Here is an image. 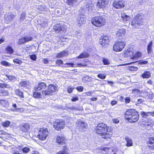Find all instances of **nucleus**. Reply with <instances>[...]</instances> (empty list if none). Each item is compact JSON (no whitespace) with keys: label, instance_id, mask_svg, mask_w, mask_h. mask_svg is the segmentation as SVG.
Returning <instances> with one entry per match:
<instances>
[{"label":"nucleus","instance_id":"e433bc0d","mask_svg":"<svg viewBox=\"0 0 154 154\" xmlns=\"http://www.w3.org/2000/svg\"><path fill=\"white\" fill-rule=\"evenodd\" d=\"M65 67H75V64L74 63H66L65 64Z\"/></svg>","mask_w":154,"mask_h":154},{"label":"nucleus","instance_id":"37998d69","mask_svg":"<svg viewBox=\"0 0 154 154\" xmlns=\"http://www.w3.org/2000/svg\"><path fill=\"white\" fill-rule=\"evenodd\" d=\"M23 152L25 153H27L30 151V149L28 147H25L22 149Z\"/></svg>","mask_w":154,"mask_h":154},{"label":"nucleus","instance_id":"4c0bfd02","mask_svg":"<svg viewBox=\"0 0 154 154\" xmlns=\"http://www.w3.org/2000/svg\"><path fill=\"white\" fill-rule=\"evenodd\" d=\"M41 93H38L36 92H33V97L35 98H39L40 97Z\"/></svg>","mask_w":154,"mask_h":154},{"label":"nucleus","instance_id":"4be33fe9","mask_svg":"<svg viewBox=\"0 0 154 154\" xmlns=\"http://www.w3.org/2000/svg\"><path fill=\"white\" fill-rule=\"evenodd\" d=\"M67 52L65 51L58 53L56 55V57L58 58H61L66 56L67 54Z\"/></svg>","mask_w":154,"mask_h":154},{"label":"nucleus","instance_id":"69168bd1","mask_svg":"<svg viewBox=\"0 0 154 154\" xmlns=\"http://www.w3.org/2000/svg\"><path fill=\"white\" fill-rule=\"evenodd\" d=\"M117 101L116 100H112L111 102V104L112 105H114L116 104Z\"/></svg>","mask_w":154,"mask_h":154},{"label":"nucleus","instance_id":"bb28decb","mask_svg":"<svg viewBox=\"0 0 154 154\" xmlns=\"http://www.w3.org/2000/svg\"><path fill=\"white\" fill-rule=\"evenodd\" d=\"M54 29L55 30L60 31L62 30V27H61L60 25L58 24H57L55 25L54 26Z\"/></svg>","mask_w":154,"mask_h":154},{"label":"nucleus","instance_id":"0e129e2a","mask_svg":"<svg viewBox=\"0 0 154 154\" xmlns=\"http://www.w3.org/2000/svg\"><path fill=\"white\" fill-rule=\"evenodd\" d=\"M43 62L45 64H47L48 63L49 61L47 59H45L43 60Z\"/></svg>","mask_w":154,"mask_h":154},{"label":"nucleus","instance_id":"f8f14e48","mask_svg":"<svg viewBox=\"0 0 154 154\" xmlns=\"http://www.w3.org/2000/svg\"><path fill=\"white\" fill-rule=\"evenodd\" d=\"M109 0H98L97 6L100 8L105 7L108 4Z\"/></svg>","mask_w":154,"mask_h":154},{"label":"nucleus","instance_id":"79ce46f5","mask_svg":"<svg viewBox=\"0 0 154 154\" xmlns=\"http://www.w3.org/2000/svg\"><path fill=\"white\" fill-rule=\"evenodd\" d=\"M103 62L105 65H107L109 64L110 63L109 60L106 58H104L103 59Z\"/></svg>","mask_w":154,"mask_h":154},{"label":"nucleus","instance_id":"f03ea898","mask_svg":"<svg viewBox=\"0 0 154 154\" xmlns=\"http://www.w3.org/2000/svg\"><path fill=\"white\" fill-rule=\"evenodd\" d=\"M105 19L101 16H97L93 18L91 20L92 24L94 26L99 27L105 24Z\"/></svg>","mask_w":154,"mask_h":154},{"label":"nucleus","instance_id":"c9c22d12","mask_svg":"<svg viewBox=\"0 0 154 154\" xmlns=\"http://www.w3.org/2000/svg\"><path fill=\"white\" fill-rule=\"evenodd\" d=\"M8 92L7 91L2 89L0 91V95H1L6 96L8 94Z\"/></svg>","mask_w":154,"mask_h":154},{"label":"nucleus","instance_id":"7c9ffc66","mask_svg":"<svg viewBox=\"0 0 154 154\" xmlns=\"http://www.w3.org/2000/svg\"><path fill=\"white\" fill-rule=\"evenodd\" d=\"M28 86V83L26 81H23L20 82L19 84V87H27Z\"/></svg>","mask_w":154,"mask_h":154},{"label":"nucleus","instance_id":"8fccbe9b","mask_svg":"<svg viewBox=\"0 0 154 154\" xmlns=\"http://www.w3.org/2000/svg\"><path fill=\"white\" fill-rule=\"evenodd\" d=\"M7 76L8 77V78L9 80H14L15 79V77L13 76H10L8 75H7Z\"/></svg>","mask_w":154,"mask_h":154},{"label":"nucleus","instance_id":"6ab92c4d","mask_svg":"<svg viewBox=\"0 0 154 154\" xmlns=\"http://www.w3.org/2000/svg\"><path fill=\"white\" fill-rule=\"evenodd\" d=\"M132 117L131 116L130 119L128 121L131 122H137L139 118V114L138 112L135 113Z\"/></svg>","mask_w":154,"mask_h":154},{"label":"nucleus","instance_id":"09e8293b","mask_svg":"<svg viewBox=\"0 0 154 154\" xmlns=\"http://www.w3.org/2000/svg\"><path fill=\"white\" fill-rule=\"evenodd\" d=\"M30 58L33 60H35L36 58V56L35 55H32L30 56Z\"/></svg>","mask_w":154,"mask_h":154},{"label":"nucleus","instance_id":"4d7b16f0","mask_svg":"<svg viewBox=\"0 0 154 154\" xmlns=\"http://www.w3.org/2000/svg\"><path fill=\"white\" fill-rule=\"evenodd\" d=\"M78 100L79 98L78 97H75L72 98L71 99V100L73 102H75L76 101Z\"/></svg>","mask_w":154,"mask_h":154},{"label":"nucleus","instance_id":"a18cd8bd","mask_svg":"<svg viewBox=\"0 0 154 154\" xmlns=\"http://www.w3.org/2000/svg\"><path fill=\"white\" fill-rule=\"evenodd\" d=\"M1 63L2 65L5 66H9L11 65L10 63H8V62L5 61L1 62Z\"/></svg>","mask_w":154,"mask_h":154},{"label":"nucleus","instance_id":"052dcab7","mask_svg":"<svg viewBox=\"0 0 154 154\" xmlns=\"http://www.w3.org/2000/svg\"><path fill=\"white\" fill-rule=\"evenodd\" d=\"M73 88H67V91L68 93H71L73 90Z\"/></svg>","mask_w":154,"mask_h":154},{"label":"nucleus","instance_id":"680f3d73","mask_svg":"<svg viewBox=\"0 0 154 154\" xmlns=\"http://www.w3.org/2000/svg\"><path fill=\"white\" fill-rule=\"evenodd\" d=\"M139 63L141 64H146L148 63V62L146 61H140Z\"/></svg>","mask_w":154,"mask_h":154},{"label":"nucleus","instance_id":"a878e982","mask_svg":"<svg viewBox=\"0 0 154 154\" xmlns=\"http://www.w3.org/2000/svg\"><path fill=\"white\" fill-rule=\"evenodd\" d=\"M57 154H69L67 151V149L66 146L63 147V150L59 151L57 152Z\"/></svg>","mask_w":154,"mask_h":154},{"label":"nucleus","instance_id":"49530a36","mask_svg":"<svg viewBox=\"0 0 154 154\" xmlns=\"http://www.w3.org/2000/svg\"><path fill=\"white\" fill-rule=\"evenodd\" d=\"M129 69L131 71H136L137 69V68L134 66H131L129 67Z\"/></svg>","mask_w":154,"mask_h":154},{"label":"nucleus","instance_id":"0eeeda50","mask_svg":"<svg viewBox=\"0 0 154 154\" xmlns=\"http://www.w3.org/2000/svg\"><path fill=\"white\" fill-rule=\"evenodd\" d=\"M143 17L139 14H137L136 16L133 18L131 22V25L137 27V26H140L143 24Z\"/></svg>","mask_w":154,"mask_h":154},{"label":"nucleus","instance_id":"2f4dec72","mask_svg":"<svg viewBox=\"0 0 154 154\" xmlns=\"http://www.w3.org/2000/svg\"><path fill=\"white\" fill-rule=\"evenodd\" d=\"M77 1V0H67V2L69 5H74Z\"/></svg>","mask_w":154,"mask_h":154},{"label":"nucleus","instance_id":"412c9836","mask_svg":"<svg viewBox=\"0 0 154 154\" xmlns=\"http://www.w3.org/2000/svg\"><path fill=\"white\" fill-rule=\"evenodd\" d=\"M150 76V73L148 71L144 72L141 75V77L143 78H149Z\"/></svg>","mask_w":154,"mask_h":154},{"label":"nucleus","instance_id":"6e6552de","mask_svg":"<svg viewBox=\"0 0 154 154\" xmlns=\"http://www.w3.org/2000/svg\"><path fill=\"white\" fill-rule=\"evenodd\" d=\"M46 87L47 85L45 83L41 82L35 85L34 88V90L35 91H42L44 89H45L46 88Z\"/></svg>","mask_w":154,"mask_h":154},{"label":"nucleus","instance_id":"603ef678","mask_svg":"<svg viewBox=\"0 0 154 154\" xmlns=\"http://www.w3.org/2000/svg\"><path fill=\"white\" fill-rule=\"evenodd\" d=\"M77 90L78 91H79L82 92L83 91V87L81 86H80L77 87L76 88Z\"/></svg>","mask_w":154,"mask_h":154},{"label":"nucleus","instance_id":"9d476101","mask_svg":"<svg viewBox=\"0 0 154 154\" xmlns=\"http://www.w3.org/2000/svg\"><path fill=\"white\" fill-rule=\"evenodd\" d=\"M15 16L11 12L6 13L4 17V19L5 20V22L8 23L9 22H11V20H13L14 19Z\"/></svg>","mask_w":154,"mask_h":154},{"label":"nucleus","instance_id":"9b49d317","mask_svg":"<svg viewBox=\"0 0 154 154\" xmlns=\"http://www.w3.org/2000/svg\"><path fill=\"white\" fill-rule=\"evenodd\" d=\"M113 6L117 9H119L124 6L121 0H114L113 3Z\"/></svg>","mask_w":154,"mask_h":154},{"label":"nucleus","instance_id":"774afa93","mask_svg":"<svg viewBox=\"0 0 154 154\" xmlns=\"http://www.w3.org/2000/svg\"><path fill=\"white\" fill-rule=\"evenodd\" d=\"M13 61L14 63H17L18 64L20 63V61L18 59H15Z\"/></svg>","mask_w":154,"mask_h":154},{"label":"nucleus","instance_id":"4468645a","mask_svg":"<svg viewBox=\"0 0 154 154\" xmlns=\"http://www.w3.org/2000/svg\"><path fill=\"white\" fill-rule=\"evenodd\" d=\"M77 126L80 131H82V130L86 128L87 126V124L84 122L78 121L76 123Z\"/></svg>","mask_w":154,"mask_h":154},{"label":"nucleus","instance_id":"c756f323","mask_svg":"<svg viewBox=\"0 0 154 154\" xmlns=\"http://www.w3.org/2000/svg\"><path fill=\"white\" fill-rule=\"evenodd\" d=\"M152 42L151 41L147 46V51L148 54H149L151 53L152 51Z\"/></svg>","mask_w":154,"mask_h":154},{"label":"nucleus","instance_id":"864d4df0","mask_svg":"<svg viewBox=\"0 0 154 154\" xmlns=\"http://www.w3.org/2000/svg\"><path fill=\"white\" fill-rule=\"evenodd\" d=\"M127 51H126V52L125 53H126L127 54H128V55H131V54H133V53L132 51H130V49H128Z\"/></svg>","mask_w":154,"mask_h":154},{"label":"nucleus","instance_id":"cd10ccee","mask_svg":"<svg viewBox=\"0 0 154 154\" xmlns=\"http://www.w3.org/2000/svg\"><path fill=\"white\" fill-rule=\"evenodd\" d=\"M140 115L143 117L146 118L149 115H150V112H145L143 111L141 112Z\"/></svg>","mask_w":154,"mask_h":154},{"label":"nucleus","instance_id":"6e6d98bb","mask_svg":"<svg viewBox=\"0 0 154 154\" xmlns=\"http://www.w3.org/2000/svg\"><path fill=\"white\" fill-rule=\"evenodd\" d=\"M77 66L79 67H82L83 66L85 67V66H87V65L86 64H83L80 63L78 64Z\"/></svg>","mask_w":154,"mask_h":154},{"label":"nucleus","instance_id":"f704fd0d","mask_svg":"<svg viewBox=\"0 0 154 154\" xmlns=\"http://www.w3.org/2000/svg\"><path fill=\"white\" fill-rule=\"evenodd\" d=\"M6 50L7 52L10 54H11L13 53V48L10 46H8L7 47Z\"/></svg>","mask_w":154,"mask_h":154},{"label":"nucleus","instance_id":"58836bf2","mask_svg":"<svg viewBox=\"0 0 154 154\" xmlns=\"http://www.w3.org/2000/svg\"><path fill=\"white\" fill-rule=\"evenodd\" d=\"M25 41L24 37L23 38H19L18 40V43L19 45L23 44L26 42Z\"/></svg>","mask_w":154,"mask_h":154},{"label":"nucleus","instance_id":"a19ab883","mask_svg":"<svg viewBox=\"0 0 154 154\" xmlns=\"http://www.w3.org/2000/svg\"><path fill=\"white\" fill-rule=\"evenodd\" d=\"M10 123V122L8 121H6L2 123V126L4 127H8L9 126Z\"/></svg>","mask_w":154,"mask_h":154},{"label":"nucleus","instance_id":"13d9d810","mask_svg":"<svg viewBox=\"0 0 154 154\" xmlns=\"http://www.w3.org/2000/svg\"><path fill=\"white\" fill-rule=\"evenodd\" d=\"M144 100L142 99H139L137 100V103L141 104L144 102Z\"/></svg>","mask_w":154,"mask_h":154},{"label":"nucleus","instance_id":"ddd939ff","mask_svg":"<svg viewBox=\"0 0 154 154\" xmlns=\"http://www.w3.org/2000/svg\"><path fill=\"white\" fill-rule=\"evenodd\" d=\"M126 32L125 29L122 28L118 30L116 32V34L118 38L119 39H122L124 36Z\"/></svg>","mask_w":154,"mask_h":154},{"label":"nucleus","instance_id":"3c124183","mask_svg":"<svg viewBox=\"0 0 154 154\" xmlns=\"http://www.w3.org/2000/svg\"><path fill=\"white\" fill-rule=\"evenodd\" d=\"M97 76L101 79H104L106 78V76L102 74H99L97 75Z\"/></svg>","mask_w":154,"mask_h":154},{"label":"nucleus","instance_id":"5fc2aeb1","mask_svg":"<svg viewBox=\"0 0 154 154\" xmlns=\"http://www.w3.org/2000/svg\"><path fill=\"white\" fill-rule=\"evenodd\" d=\"M130 101V98L129 97H127L125 98V102L126 103H129Z\"/></svg>","mask_w":154,"mask_h":154},{"label":"nucleus","instance_id":"20e7f679","mask_svg":"<svg viewBox=\"0 0 154 154\" xmlns=\"http://www.w3.org/2000/svg\"><path fill=\"white\" fill-rule=\"evenodd\" d=\"M125 45V42L123 41H118L116 42L113 46V50L116 52L122 51L124 48Z\"/></svg>","mask_w":154,"mask_h":154},{"label":"nucleus","instance_id":"aec40b11","mask_svg":"<svg viewBox=\"0 0 154 154\" xmlns=\"http://www.w3.org/2000/svg\"><path fill=\"white\" fill-rule=\"evenodd\" d=\"M126 141L127 142L126 146L128 147L131 146L133 145V143L132 140L129 138L125 137Z\"/></svg>","mask_w":154,"mask_h":154},{"label":"nucleus","instance_id":"2eb2a0df","mask_svg":"<svg viewBox=\"0 0 154 154\" xmlns=\"http://www.w3.org/2000/svg\"><path fill=\"white\" fill-rule=\"evenodd\" d=\"M66 141V139L63 136H58L56 139L57 143L59 145H62L64 144Z\"/></svg>","mask_w":154,"mask_h":154},{"label":"nucleus","instance_id":"de8ad7c7","mask_svg":"<svg viewBox=\"0 0 154 154\" xmlns=\"http://www.w3.org/2000/svg\"><path fill=\"white\" fill-rule=\"evenodd\" d=\"M140 92L139 90L137 89H135L132 90V93L133 94H135L136 95L137 94Z\"/></svg>","mask_w":154,"mask_h":154},{"label":"nucleus","instance_id":"c03bdc74","mask_svg":"<svg viewBox=\"0 0 154 154\" xmlns=\"http://www.w3.org/2000/svg\"><path fill=\"white\" fill-rule=\"evenodd\" d=\"M25 13L24 12H23V13L21 14L20 18V20L21 21H23L25 18Z\"/></svg>","mask_w":154,"mask_h":154},{"label":"nucleus","instance_id":"dca6fc26","mask_svg":"<svg viewBox=\"0 0 154 154\" xmlns=\"http://www.w3.org/2000/svg\"><path fill=\"white\" fill-rule=\"evenodd\" d=\"M109 41L108 37L105 36L100 39V43L102 46H104L105 45L109 43Z\"/></svg>","mask_w":154,"mask_h":154},{"label":"nucleus","instance_id":"473e14b6","mask_svg":"<svg viewBox=\"0 0 154 154\" xmlns=\"http://www.w3.org/2000/svg\"><path fill=\"white\" fill-rule=\"evenodd\" d=\"M15 93L16 94L20 96L21 97H23L24 95L22 92L21 91L19 90H17L15 91Z\"/></svg>","mask_w":154,"mask_h":154},{"label":"nucleus","instance_id":"ea45409f","mask_svg":"<svg viewBox=\"0 0 154 154\" xmlns=\"http://www.w3.org/2000/svg\"><path fill=\"white\" fill-rule=\"evenodd\" d=\"M25 42H27L32 40V38L31 36H28L24 37Z\"/></svg>","mask_w":154,"mask_h":154},{"label":"nucleus","instance_id":"c85d7f7f","mask_svg":"<svg viewBox=\"0 0 154 154\" xmlns=\"http://www.w3.org/2000/svg\"><path fill=\"white\" fill-rule=\"evenodd\" d=\"M0 103L4 107H7L8 105V102L6 100H2L0 101Z\"/></svg>","mask_w":154,"mask_h":154},{"label":"nucleus","instance_id":"5701e85b","mask_svg":"<svg viewBox=\"0 0 154 154\" xmlns=\"http://www.w3.org/2000/svg\"><path fill=\"white\" fill-rule=\"evenodd\" d=\"M88 54L85 52L82 53L79 55L77 57L78 58H83L88 57L89 56Z\"/></svg>","mask_w":154,"mask_h":154},{"label":"nucleus","instance_id":"423d86ee","mask_svg":"<svg viewBox=\"0 0 154 154\" xmlns=\"http://www.w3.org/2000/svg\"><path fill=\"white\" fill-rule=\"evenodd\" d=\"M57 90V88L55 86L53 85H50L48 87L47 91H43L42 92V95L43 96L51 94L52 93H54Z\"/></svg>","mask_w":154,"mask_h":154},{"label":"nucleus","instance_id":"338daca9","mask_svg":"<svg viewBox=\"0 0 154 154\" xmlns=\"http://www.w3.org/2000/svg\"><path fill=\"white\" fill-rule=\"evenodd\" d=\"M113 122L116 124H117L119 122V120L118 119H114L113 120Z\"/></svg>","mask_w":154,"mask_h":154},{"label":"nucleus","instance_id":"1a4fd4ad","mask_svg":"<svg viewBox=\"0 0 154 154\" xmlns=\"http://www.w3.org/2000/svg\"><path fill=\"white\" fill-rule=\"evenodd\" d=\"M137 112L135 109H130L127 110L125 112V118L126 119L128 120L130 119L131 116H133L135 113Z\"/></svg>","mask_w":154,"mask_h":154},{"label":"nucleus","instance_id":"bf43d9fd","mask_svg":"<svg viewBox=\"0 0 154 154\" xmlns=\"http://www.w3.org/2000/svg\"><path fill=\"white\" fill-rule=\"evenodd\" d=\"M69 109L74 110H76L78 109L77 108H76L75 107L73 106L69 107Z\"/></svg>","mask_w":154,"mask_h":154},{"label":"nucleus","instance_id":"f3484780","mask_svg":"<svg viewBox=\"0 0 154 154\" xmlns=\"http://www.w3.org/2000/svg\"><path fill=\"white\" fill-rule=\"evenodd\" d=\"M20 127L22 131L23 132H26L29 129V125L27 123H24L20 125Z\"/></svg>","mask_w":154,"mask_h":154},{"label":"nucleus","instance_id":"e2e57ef3","mask_svg":"<svg viewBox=\"0 0 154 154\" xmlns=\"http://www.w3.org/2000/svg\"><path fill=\"white\" fill-rule=\"evenodd\" d=\"M56 63L57 64H63V62L61 60H59L56 61Z\"/></svg>","mask_w":154,"mask_h":154},{"label":"nucleus","instance_id":"39448f33","mask_svg":"<svg viewBox=\"0 0 154 154\" xmlns=\"http://www.w3.org/2000/svg\"><path fill=\"white\" fill-rule=\"evenodd\" d=\"M65 125V121L62 119H57L54 123L53 127L55 129L59 130L63 128Z\"/></svg>","mask_w":154,"mask_h":154},{"label":"nucleus","instance_id":"a211bd4d","mask_svg":"<svg viewBox=\"0 0 154 154\" xmlns=\"http://www.w3.org/2000/svg\"><path fill=\"white\" fill-rule=\"evenodd\" d=\"M148 146L151 149H154V137H150L147 141Z\"/></svg>","mask_w":154,"mask_h":154},{"label":"nucleus","instance_id":"b1692460","mask_svg":"<svg viewBox=\"0 0 154 154\" xmlns=\"http://www.w3.org/2000/svg\"><path fill=\"white\" fill-rule=\"evenodd\" d=\"M121 16L123 20L125 21H127L129 19V17L125 13H122Z\"/></svg>","mask_w":154,"mask_h":154},{"label":"nucleus","instance_id":"393cba45","mask_svg":"<svg viewBox=\"0 0 154 154\" xmlns=\"http://www.w3.org/2000/svg\"><path fill=\"white\" fill-rule=\"evenodd\" d=\"M141 56V54L140 52H136V54H134V55H133V56L131 57V59H137V58L140 57Z\"/></svg>","mask_w":154,"mask_h":154},{"label":"nucleus","instance_id":"72a5a7b5","mask_svg":"<svg viewBox=\"0 0 154 154\" xmlns=\"http://www.w3.org/2000/svg\"><path fill=\"white\" fill-rule=\"evenodd\" d=\"M99 149L101 150H103L106 153H108L110 148L108 147L101 146L100 148Z\"/></svg>","mask_w":154,"mask_h":154},{"label":"nucleus","instance_id":"7ed1b4c3","mask_svg":"<svg viewBox=\"0 0 154 154\" xmlns=\"http://www.w3.org/2000/svg\"><path fill=\"white\" fill-rule=\"evenodd\" d=\"M48 134L49 132L47 128H41L39 131L38 137L40 140H44L46 139Z\"/></svg>","mask_w":154,"mask_h":154},{"label":"nucleus","instance_id":"f257e3e1","mask_svg":"<svg viewBox=\"0 0 154 154\" xmlns=\"http://www.w3.org/2000/svg\"><path fill=\"white\" fill-rule=\"evenodd\" d=\"M96 133L100 134L102 138L105 139H108L110 141V138L112 137V132L111 131H109L106 125L103 123L98 124L96 130Z\"/></svg>","mask_w":154,"mask_h":154}]
</instances>
